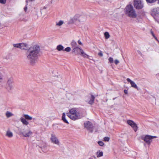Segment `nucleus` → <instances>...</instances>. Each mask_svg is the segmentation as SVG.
Here are the masks:
<instances>
[{
  "label": "nucleus",
  "instance_id": "37998d69",
  "mask_svg": "<svg viewBox=\"0 0 159 159\" xmlns=\"http://www.w3.org/2000/svg\"><path fill=\"white\" fill-rule=\"evenodd\" d=\"M78 43L80 45H82V43L81 42L80 40H78Z\"/></svg>",
  "mask_w": 159,
  "mask_h": 159
},
{
  "label": "nucleus",
  "instance_id": "58836bf2",
  "mask_svg": "<svg viewBox=\"0 0 159 159\" xmlns=\"http://www.w3.org/2000/svg\"><path fill=\"white\" fill-rule=\"evenodd\" d=\"M34 1V0H26V2L27 3V5L28 4V2H29V1Z\"/></svg>",
  "mask_w": 159,
  "mask_h": 159
},
{
  "label": "nucleus",
  "instance_id": "dca6fc26",
  "mask_svg": "<svg viewBox=\"0 0 159 159\" xmlns=\"http://www.w3.org/2000/svg\"><path fill=\"white\" fill-rule=\"evenodd\" d=\"M80 52H81V55L83 57L86 58H89V56L85 53L82 49H80Z\"/></svg>",
  "mask_w": 159,
  "mask_h": 159
},
{
  "label": "nucleus",
  "instance_id": "0eeeda50",
  "mask_svg": "<svg viewBox=\"0 0 159 159\" xmlns=\"http://www.w3.org/2000/svg\"><path fill=\"white\" fill-rule=\"evenodd\" d=\"M13 80L11 78L8 79L6 85V88L8 91L12 90L13 87Z\"/></svg>",
  "mask_w": 159,
  "mask_h": 159
},
{
  "label": "nucleus",
  "instance_id": "79ce46f5",
  "mask_svg": "<svg viewBox=\"0 0 159 159\" xmlns=\"http://www.w3.org/2000/svg\"><path fill=\"white\" fill-rule=\"evenodd\" d=\"M137 52L140 55H142V53L139 50H137Z\"/></svg>",
  "mask_w": 159,
  "mask_h": 159
},
{
  "label": "nucleus",
  "instance_id": "f704fd0d",
  "mask_svg": "<svg viewBox=\"0 0 159 159\" xmlns=\"http://www.w3.org/2000/svg\"><path fill=\"white\" fill-rule=\"evenodd\" d=\"M114 62H115V64L116 65H117V64L119 63V61L118 60H117L116 59V60Z\"/></svg>",
  "mask_w": 159,
  "mask_h": 159
},
{
  "label": "nucleus",
  "instance_id": "aec40b11",
  "mask_svg": "<svg viewBox=\"0 0 159 159\" xmlns=\"http://www.w3.org/2000/svg\"><path fill=\"white\" fill-rule=\"evenodd\" d=\"M20 120V121L23 124L26 125L29 124V122L26 120V119L25 118H21Z\"/></svg>",
  "mask_w": 159,
  "mask_h": 159
},
{
  "label": "nucleus",
  "instance_id": "9b49d317",
  "mask_svg": "<svg viewBox=\"0 0 159 159\" xmlns=\"http://www.w3.org/2000/svg\"><path fill=\"white\" fill-rule=\"evenodd\" d=\"M87 16L84 15H80L77 14L75 15L72 20H78V19H89Z\"/></svg>",
  "mask_w": 159,
  "mask_h": 159
},
{
  "label": "nucleus",
  "instance_id": "7c9ffc66",
  "mask_svg": "<svg viewBox=\"0 0 159 159\" xmlns=\"http://www.w3.org/2000/svg\"><path fill=\"white\" fill-rule=\"evenodd\" d=\"M110 138L108 137H105L103 138V140L106 142H108Z\"/></svg>",
  "mask_w": 159,
  "mask_h": 159
},
{
  "label": "nucleus",
  "instance_id": "4468645a",
  "mask_svg": "<svg viewBox=\"0 0 159 159\" xmlns=\"http://www.w3.org/2000/svg\"><path fill=\"white\" fill-rule=\"evenodd\" d=\"M126 80L128 82L130 83L131 84V87L136 89H138V87L137 85L134 81H132L129 78H127L126 79Z\"/></svg>",
  "mask_w": 159,
  "mask_h": 159
},
{
  "label": "nucleus",
  "instance_id": "2f4dec72",
  "mask_svg": "<svg viewBox=\"0 0 159 159\" xmlns=\"http://www.w3.org/2000/svg\"><path fill=\"white\" fill-rule=\"evenodd\" d=\"M98 143L100 146H103L104 144L103 142H102V141H98Z\"/></svg>",
  "mask_w": 159,
  "mask_h": 159
},
{
  "label": "nucleus",
  "instance_id": "c85d7f7f",
  "mask_svg": "<svg viewBox=\"0 0 159 159\" xmlns=\"http://www.w3.org/2000/svg\"><path fill=\"white\" fill-rule=\"evenodd\" d=\"M20 43L14 44L13 45L14 47L20 48Z\"/></svg>",
  "mask_w": 159,
  "mask_h": 159
},
{
  "label": "nucleus",
  "instance_id": "4be33fe9",
  "mask_svg": "<svg viewBox=\"0 0 159 159\" xmlns=\"http://www.w3.org/2000/svg\"><path fill=\"white\" fill-rule=\"evenodd\" d=\"M62 120L65 123L67 124H69L66 118V115L65 113H62Z\"/></svg>",
  "mask_w": 159,
  "mask_h": 159
},
{
  "label": "nucleus",
  "instance_id": "f3484780",
  "mask_svg": "<svg viewBox=\"0 0 159 159\" xmlns=\"http://www.w3.org/2000/svg\"><path fill=\"white\" fill-rule=\"evenodd\" d=\"M95 98V97L93 95H91V98L90 100L89 101L88 103L90 105H92L94 103V101Z\"/></svg>",
  "mask_w": 159,
  "mask_h": 159
},
{
  "label": "nucleus",
  "instance_id": "6e6552de",
  "mask_svg": "<svg viewBox=\"0 0 159 159\" xmlns=\"http://www.w3.org/2000/svg\"><path fill=\"white\" fill-rule=\"evenodd\" d=\"M51 142L57 145H59L60 142L55 135L52 134L50 138Z\"/></svg>",
  "mask_w": 159,
  "mask_h": 159
},
{
  "label": "nucleus",
  "instance_id": "ea45409f",
  "mask_svg": "<svg viewBox=\"0 0 159 159\" xmlns=\"http://www.w3.org/2000/svg\"><path fill=\"white\" fill-rule=\"evenodd\" d=\"M124 92L125 94H127L128 93V91L127 90L125 89L124 90Z\"/></svg>",
  "mask_w": 159,
  "mask_h": 159
},
{
  "label": "nucleus",
  "instance_id": "e433bc0d",
  "mask_svg": "<svg viewBox=\"0 0 159 159\" xmlns=\"http://www.w3.org/2000/svg\"><path fill=\"white\" fill-rule=\"evenodd\" d=\"M150 33L153 37L155 36L154 34L153 33V32L152 31V30H151L150 31Z\"/></svg>",
  "mask_w": 159,
  "mask_h": 159
},
{
  "label": "nucleus",
  "instance_id": "39448f33",
  "mask_svg": "<svg viewBox=\"0 0 159 159\" xmlns=\"http://www.w3.org/2000/svg\"><path fill=\"white\" fill-rule=\"evenodd\" d=\"M133 5L136 9L139 10L143 7L144 3L141 0H134Z\"/></svg>",
  "mask_w": 159,
  "mask_h": 159
},
{
  "label": "nucleus",
  "instance_id": "6ab92c4d",
  "mask_svg": "<svg viewBox=\"0 0 159 159\" xmlns=\"http://www.w3.org/2000/svg\"><path fill=\"white\" fill-rule=\"evenodd\" d=\"M56 49L58 51H64V47L62 45L60 44L57 46Z\"/></svg>",
  "mask_w": 159,
  "mask_h": 159
},
{
  "label": "nucleus",
  "instance_id": "412c9836",
  "mask_svg": "<svg viewBox=\"0 0 159 159\" xmlns=\"http://www.w3.org/2000/svg\"><path fill=\"white\" fill-rule=\"evenodd\" d=\"M5 115L7 118H8L13 116L14 114L9 111H8L6 112Z\"/></svg>",
  "mask_w": 159,
  "mask_h": 159
},
{
  "label": "nucleus",
  "instance_id": "5701e85b",
  "mask_svg": "<svg viewBox=\"0 0 159 159\" xmlns=\"http://www.w3.org/2000/svg\"><path fill=\"white\" fill-rule=\"evenodd\" d=\"M96 155L98 157H99L103 156V153L100 150L96 152Z\"/></svg>",
  "mask_w": 159,
  "mask_h": 159
},
{
  "label": "nucleus",
  "instance_id": "de8ad7c7",
  "mask_svg": "<svg viewBox=\"0 0 159 159\" xmlns=\"http://www.w3.org/2000/svg\"><path fill=\"white\" fill-rule=\"evenodd\" d=\"M43 9H46V8H45V7H44L43 8Z\"/></svg>",
  "mask_w": 159,
  "mask_h": 159
},
{
  "label": "nucleus",
  "instance_id": "393cba45",
  "mask_svg": "<svg viewBox=\"0 0 159 159\" xmlns=\"http://www.w3.org/2000/svg\"><path fill=\"white\" fill-rule=\"evenodd\" d=\"M24 116L25 118L28 120H31L32 119V118L31 116H29V115L27 114H24Z\"/></svg>",
  "mask_w": 159,
  "mask_h": 159
},
{
  "label": "nucleus",
  "instance_id": "c756f323",
  "mask_svg": "<svg viewBox=\"0 0 159 159\" xmlns=\"http://www.w3.org/2000/svg\"><path fill=\"white\" fill-rule=\"evenodd\" d=\"M71 51V48L70 47H67L64 49V51H65L67 52H69Z\"/></svg>",
  "mask_w": 159,
  "mask_h": 159
},
{
  "label": "nucleus",
  "instance_id": "20e7f679",
  "mask_svg": "<svg viewBox=\"0 0 159 159\" xmlns=\"http://www.w3.org/2000/svg\"><path fill=\"white\" fill-rule=\"evenodd\" d=\"M32 132L29 129H23L21 130L20 132V134L24 137H29L33 134Z\"/></svg>",
  "mask_w": 159,
  "mask_h": 159
},
{
  "label": "nucleus",
  "instance_id": "72a5a7b5",
  "mask_svg": "<svg viewBox=\"0 0 159 159\" xmlns=\"http://www.w3.org/2000/svg\"><path fill=\"white\" fill-rule=\"evenodd\" d=\"M6 2V0H0V3L2 4H5Z\"/></svg>",
  "mask_w": 159,
  "mask_h": 159
},
{
  "label": "nucleus",
  "instance_id": "473e14b6",
  "mask_svg": "<svg viewBox=\"0 0 159 159\" xmlns=\"http://www.w3.org/2000/svg\"><path fill=\"white\" fill-rule=\"evenodd\" d=\"M110 63H112L113 62V60L112 58L110 57L108 59Z\"/></svg>",
  "mask_w": 159,
  "mask_h": 159
},
{
  "label": "nucleus",
  "instance_id": "09e8293b",
  "mask_svg": "<svg viewBox=\"0 0 159 159\" xmlns=\"http://www.w3.org/2000/svg\"><path fill=\"white\" fill-rule=\"evenodd\" d=\"M89 159H91V158H89Z\"/></svg>",
  "mask_w": 159,
  "mask_h": 159
},
{
  "label": "nucleus",
  "instance_id": "c9c22d12",
  "mask_svg": "<svg viewBox=\"0 0 159 159\" xmlns=\"http://www.w3.org/2000/svg\"><path fill=\"white\" fill-rule=\"evenodd\" d=\"M98 55L100 57H102L103 56V54L102 52H99L98 53Z\"/></svg>",
  "mask_w": 159,
  "mask_h": 159
},
{
  "label": "nucleus",
  "instance_id": "49530a36",
  "mask_svg": "<svg viewBox=\"0 0 159 159\" xmlns=\"http://www.w3.org/2000/svg\"><path fill=\"white\" fill-rule=\"evenodd\" d=\"M158 23H159V20H157Z\"/></svg>",
  "mask_w": 159,
  "mask_h": 159
},
{
  "label": "nucleus",
  "instance_id": "9d476101",
  "mask_svg": "<svg viewBox=\"0 0 159 159\" xmlns=\"http://www.w3.org/2000/svg\"><path fill=\"white\" fill-rule=\"evenodd\" d=\"M127 123L128 125H130L136 132L138 129V126L136 124L133 120H127Z\"/></svg>",
  "mask_w": 159,
  "mask_h": 159
},
{
  "label": "nucleus",
  "instance_id": "4c0bfd02",
  "mask_svg": "<svg viewBox=\"0 0 159 159\" xmlns=\"http://www.w3.org/2000/svg\"><path fill=\"white\" fill-rule=\"evenodd\" d=\"M2 80V75L0 73V82Z\"/></svg>",
  "mask_w": 159,
  "mask_h": 159
},
{
  "label": "nucleus",
  "instance_id": "2eb2a0df",
  "mask_svg": "<svg viewBox=\"0 0 159 159\" xmlns=\"http://www.w3.org/2000/svg\"><path fill=\"white\" fill-rule=\"evenodd\" d=\"M20 48L22 50H26L27 48V44L26 43H20Z\"/></svg>",
  "mask_w": 159,
  "mask_h": 159
},
{
  "label": "nucleus",
  "instance_id": "a19ab883",
  "mask_svg": "<svg viewBox=\"0 0 159 159\" xmlns=\"http://www.w3.org/2000/svg\"><path fill=\"white\" fill-rule=\"evenodd\" d=\"M27 7L26 6L24 7V11H25V12L27 10Z\"/></svg>",
  "mask_w": 159,
  "mask_h": 159
},
{
  "label": "nucleus",
  "instance_id": "f8f14e48",
  "mask_svg": "<svg viewBox=\"0 0 159 159\" xmlns=\"http://www.w3.org/2000/svg\"><path fill=\"white\" fill-rule=\"evenodd\" d=\"M151 14L153 16L157 15H159V7L153 9L152 11Z\"/></svg>",
  "mask_w": 159,
  "mask_h": 159
},
{
  "label": "nucleus",
  "instance_id": "bb28decb",
  "mask_svg": "<svg viewBox=\"0 0 159 159\" xmlns=\"http://www.w3.org/2000/svg\"><path fill=\"white\" fill-rule=\"evenodd\" d=\"M157 0H146L147 2L148 3H152L156 2Z\"/></svg>",
  "mask_w": 159,
  "mask_h": 159
},
{
  "label": "nucleus",
  "instance_id": "f03ea898",
  "mask_svg": "<svg viewBox=\"0 0 159 159\" xmlns=\"http://www.w3.org/2000/svg\"><path fill=\"white\" fill-rule=\"evenodd\" d=\"M67 116L70 119L74 120L81 119L82 116L78 112L75 108H72L69 110V112L67 113Z\"/></svg>",
  "mask_w": 159,
  "mask_h": 159
},
{
  "label": "nucleus",
  "instance_id": "a878e982",
  "mask_svg": "<svg viewBox=\"0 0 159 159\" xmlns=\"http://www.w3.org/2000/svg\"><path fill=\"white\" fill-rule=\"evenodd\" d=\"M63 23V22L62 20H60L58 22H56V25L57 26H60Z\"/></svg>",
  "mask_w": 159,
  "mask_h": 159
},
{
  "label": "nucleus",
  "instance_id": "b1692460",
  "mask_svg": "<svg viewBox=\"0 0 159 159\" xmlns=\"http://www.w3.org/2000/svg\"><path fill=\"white\" fill-rule=\"evenodd\" d=\"M71 45L72 46V48H74L77 46V44L76 42L74 41H72L71 43Z\"/></svg>",
  "mask_w": 159,
  "mask_h": 159
},
{
  "label": "nucleus",
  "instance_id": "f257e3e1",
  "mask_svg": "<svg viewBox=\"0 0 159 159\" xmlns=\"http://www.w3.org/2000/svg\"><path fill=\"white\" fill-rule=\"evenodd\" d=\"M40 53L39 46L35 45L30 46L26 52V57L30 63L34 64L37 61Z\"/></svg>",
  "mask_w": 159,
  "mask_h": 159
},
{
  "label": "nucleus",
  "instance_id": "ddd939ff",
  "mask_svg": "<svg viewBox=\"0 0 159 159\" xmlns=\"http://www.w3.org/2000/svg\"><path fill=\"white\" fill-rule=\"evenodd\" d=\"M80 49H82L81 48H79L78 47H76L73 48L72 52H74L75 55H78L79 54V52H80Z\"/></svg>",
  "mask_w": 159,
  "mask_h": 159
},
{
  "label": "nucleus",
  "instance_id": "a211bd4d",
  "mask_svg": "<svg viewBox=\"0 0 159 159\" xmlns=\"http://www.w3.org/2000/svg\"><path fill=\"white\" fill-rule=\"evenodd\" d=\"M6 136L9 138H11L13 136V134L11 132L8 130L7 131Z\"/></svg>",
  "mask_w": 159,
  "mask_h": 159
},
{
  "label": "nucleus",
  "instance_id": "1a4fd4ad",
  "mask_svg": "<svg viewBox=\"0 0 159 159\" xmlns=\"http://www.w3.org/2000/svg\"><path fill=\"white\" fill-rule=\"evenodd\" d=\"M84 126L87 129L89 130L91 132L93 131V128L92 123L90 121H88L84 123Z\"/></svg>",
  "mask_w": 159,
  "mask_h": 159
},
{
  "label": "nucleus",
  "instance_id": "cd10ccee",
  "mask_svg": "<svg viewBox=\"0 0 159 159\" xmlns=\"http://www.w3.org/2000/svg\"><path fill=\"white\" fill-rule=\"evenodd\" d=\"M104 36L106 39H108L110 37V36L109 33L107 32H105L104 33Z\"/></svg>",
  "mask_w": 159,
  "mask_h": 159
},
{
  "label": "nucleus",
  "instance_id": "c03bdc74",
  "mask_svg": "<svg viewBox=\"0 0 159 159\" xmlns=\"http://www.w3.org/2000/svg\"><path fill=\"white\" fill-rule=\"evenodd\" d=\"M154 39L157 40V41H158V39H157V37L155 36V37H154Z\"/></svg>",
  "mask_w": 159,
  "mask_h": 159
},
{
  "label": "nucleus",
  "instance_id": "423d86ee",
  "mask_svg": "<svg viewBox=\"0 0 159 159\" xmlns=\"http://www.w3.org/2000/svg\"><path fill=\"white\" fill-rule=\"evenodd\" d=\"M157 138L155 136H151L146 135L145 136H143L141 137V139L147 144H149L151 142V140L153 138Z\"/></svg>",
  "mask_w": 159,
  "mask_h": 159
},
{
  "label": "nucleus",
  "instance_id": "a18cd8bd",
  "mask_svg": "<svg viewBox=\"0 0 159 159\" xmlns=\"http://www.w3.org/2000/svg\"><path fill=\"white\" fill-rule=\"evenodd\" d=\"M71 21H72V22H68V24H70V23H73V20H71Z\"/></svg>",
  "mask_w": 159,
  "mask_h": 159
},
{
  "label": "nucleus",
  "instance_id": "7ed1b4c3",
  "mask_svg": "<svg viewBox=\"0 0 159 159\" xmlns=\"http://www.w3.org/2000/svg\"><path fill=\"white\" fill-rule=\"evenodd\" d=\"M125 13L129 17L132 18H136L137 14L133 6L130 4L126 6L124 9Z\"/></svg>",
  "mask_w": 159,
  "mask_h": 159
}]
</instances>
